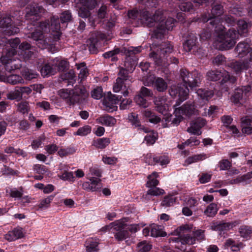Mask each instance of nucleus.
Segmentation results:
<instances>
[{
	"label": "nucleus",
	"instance_id": "obj_4",
	"mask_svg": "<svg viewBox=\"0 0 252 252\" xmlns=\"http://www.w3.org/2000/svg\"><path fill=\"white\" fill-rule=\"evenodd\" d=\"M148 11L143 13V16L145 18L150 27H156L152 33V37L156 39H161L163 37L166 32L172 30L174 27L173 19H167L166 21L162 19L161 15H157V13L153 16V18H148Z\"/></svg>",
	"mask_w": 252,
	"mask_h": 252
},
{
	"label": "nucleus",
	"instance_id": "obj_22",
	"mask_svg": "<svg viewBox=\"0 0 252 252\" xmlns=\"http://www.w3.org/2000/svg\"><path fill=\"white\" fill-rule=\"evenodd\" d=\"M249 39H247L244 41L240 42L235 48V52L239 58H243L247 55L252 50L248 43Z\"/></svg>",
	"mask_w": 252,
	"mask_h": 252
},
{
	"label": "nucleus",
	"instance_id": "obj_6",
	"mask_svg": "<svg viewBox=\"0 0 252 252\" xmlns=\"http://www.w3.org/2000/svg\"><path fill=\"white\" fill-rule=\"evenodd\" d=\"M206 78L208 80L211 81L220 80V88L223 92H228L229 87L237 80L235 77L230 76L228 72L224 70L209 71L207 73Z\"/></svg>",
	"mask_w": 252,
	"mask_h": 252
},
{
	"label": "nucleus",
	"instance_id": "obj_34",
	"mask_svg": "<svg viewBox=\"0 0 252 252\" xmlns=\"http://www.w3.org/2000/svg\"><path fill=\"white\" fill-rule=\"evenodd\" d=\"M61 79L66 81L67 86H73L76 82V75L73 70H70L66 73H64L61 75Z\"/></svg>",
	"mask_w": 252,
	"mask_h": 252
},
{
	"label": "nucleus",
	"instance_id": "obj_13",
	"mask_svg": "<svg viewBox=\"0 0 252 252\" xmlns=\"http://www.w3.org/2000/svg\"><path fill=\"white\" fill-rule=\"evenodd\" d=\"M199 112L200 111L197 110L194 104L191 102H187L182 106L175 108L176 115H184L188 118L193 115H200Z\"/></svg>",
	"mask_w": 252,
	"mask_h": 252
},
{
	"label": "nucleus",
	"instance_id": "obj_62",
	"mask_svg": "<svg viewBox=\"0 0 252 252\" xmlns=\"http://www.w3.org/2000/svg\"><path fill=\"white\" fill-rule=\"evenodd\" d=\"M60 178L64 181H68L70 182H74L75 177L73 176L72 172H67L64 171L62 175L60 176Z\"/></svg>",
	"mask_w": 252,
	"mask_h": 252
},
{
	"label": "nucleus",
	"instance_id": "obj_30",
	"mask_svg": "<svg viewBox=\"0 0 252 252\" xmlns=\"http://www.w3.org/2000/svg\"><path fill=\"white\" fill-rule=\"evenodd\" d=\"M124 90L123 94L124 96H126L129 94V92L126 89V82L121 81L120 78H117L116 82L114 83L113 87V90L115 93L119 92L121 90Z\"/></svg>",
	"mask_w": 252,
	"mask_h": 252
},
{
	"label": "nucleus",
	"instance_id": "obj_21",
	"mask_svg": "<svg viewBox=\"0 0 252 252\" xmlns=\"http://www.w3.org/2000/svg\"><path fill=\"white\" fill-rule=\"evenodd\" d=\"M51 31L55 32L53 34L54 39L56 41L60 40L61 35V29L62 27L59 22L58 16H53L51 18Z\"/></svg>",
	"mask_w": 252,
	"mask_h": 252
},
{
	"label": "nucleus",
	"instance_id": "obj_45",
	"mask_svg": "<svg viewBox=\"0 0 252 252\" xmlns=\"http://www.w3.org/2000/svg\"><path fill=\"white\" fill-rule=\"evenodd\" d=\"M176 201V197L172 195H168L164 197L161 202V206L164 207H170L174 204Z\"/></svg>",
	"mask_w": 252,
	"mask_h": 252
},
{
	"label": "nucleus",
	"instance_id": "obj_56",
	"mask_svg": "<svg viewBox=\"0 0 252 252\" xmlns=\"http://www.w3.org/2000/svg\"><path fill=\"white\" fill-rule=\"evenodd\" d=\"M232 166L231 162L227 159L220 160L218 164L220 170H227Z\"/></svg>",
	"mask_w": 252,
	"mask_h": 252
},
{
	"label": "nucleus",
	"instance_id": "obj_64",
	"mask_svg": "<svg viewBox=\"0 0 252 252\" xmlns=\"http://www.w3.org/2000/svg\"><path fill=\"white\" fill-rule=\"evenodd\" d=\"M230 224L228 222L220 221L215 225V228L219 231H224L230 230Z\"/></svg>",
	"mask_w": 252,
	"mask_h": 252
},
{
	"label": "nucleus",
	"instance_id": "obj_53",
	"mask_svg": "<svg viewBox=\"0 0 252 252\" xmlns=\"http://www.w3.org/2000/svg\"><path fill=\"white\" fill-rule=\"evenodd\" d=\"M55 195H51L49 196L48 197L42 199L38 205V207L40 208H48L51 202L53 200Z\"/></svg>",
	"mask_w": 252,
	"mask_h": 252
},
{
	"label": "nucleus",
	"instance_id": "obj_55",
	"mask_svg": "<svg viewBox=\"0 0 252 252\" xmlns=\"http://www.w3.org/2000/svg\"><path fill=\"white\" fill-rule=\"evenodd\" d=\"M97 42V41L96 39L94 38H91L90 39L88 48L91 54H95L97 53L98 49L96 46Z\"/></svg>",
	"mask_w": 252,
	"mask_h": 252
},
{
	"label": "nucleus",
	"instance_id": "obj_25",
	"mask_svg": "<svg viewBox=\"0 0 252 252\" xmlns=\"http://www.w3.org/2000/svg\"><path fill=\"white\" fill-rule=\"evenodd\" d=\"M24 237L23 228L20 227L14 228L12 230L8 231L4 236L5 239L9 242L22 238Z\"/></svg>",
	"mask_w": 252,
	"mask_h": 252
},
{
	"label": "nucleus",
	"instance_id": "obj_58",
	"mask_svg": "<svg viewBox=\"0 0 252 252\" xmlns=\"http://www.w3.org/2000/svg\"><path fill=\"white\" fill-rule=\"evenodd\" d=\"M18 108L19 111L23 114H28L30 111V105L27 101H23L19 103Z\"/></svg>",
	"mask_w": 252,
	"mask_h": 252
},
{
	"label": "nucleus",
	"instance_id": "obj_26",
	"mask_svg": "<svg viewBox=\"0 0 252 252\" xmlns=\"http://www.w3.org/2000/svg\"><path fill=\"white\" fill-rule=\"evenodd\" d=\"M236 74H240L249 67V63L247 62L234 61L228 64Z\"/></svg>",
	"mask_w": 252,
	"mask_h": 252
},
{
	"label": "nucleus",
	"instance_id": "obj_9",
	"mask_svg": "<svg viewBox=\"0 0 252 252\" xmlns=\"http://www.w3.org/2000/svg\"><path fill=\"white\" fill-rule=\"evenodd\" d=\"M159 50L158 53L152 52L150 54V57L153 58L156 63V64L160 65L161 64V58L172 53L173 51V45L170 42L167 41L162 43L159 46Z\"/></svg>",
	"mask_w": 252,
	"mask_h": 252
},
{
	"label": "nucleus",
	"instance_id": "obj_8",
	"mask_svg": "<svg viewBox=\"0 0 252 252\" xmlns=\"http://www.w3.org/2000/svg\"><path fill=\"white\" fill-rule=\"evenodd\" d=\"M113 231L116 240L120 242L129 238L131 233L137 232V226H128L125 223H117L114 226Z\"/></svg>",
	"mask_w": 252,
	"mask_h": 252
},
{
	"label": "nucleus",
	"instance_id": "obj_44",
	"mask_svg": "<svg viewBox=\"0 0 252 252\" xmlns=\"http://www.w3.org/2000/svg\"><path fill=\"white\" fill-rule=\"evenodd\" d=\"M6 81L9 84L15 85L23 82V78L19 75L12 74L6 77Z\"/></svg>",
	"mask_w": 252,
	"mask_h": 252
},
{
	"label": "nucleus",
	"instance_id": "obj_36",
	"mask_svg": "<svg viewBox=\"0 0 252 252\" xmlns=\"http://www.w3.org/2000/svg\"><path fill=\"white\" fill-rule=\"evenodd\" d=\"M89 190L92 191H98L102 187L101 180L97 178L92 177L90 179Z\"/></svg>",
	"mask_w": 252,
	"mask_h": 252
},
{
	"label": "nucleus",
	"instance_id": "obj_49",
	"mask_svg": "<svg viewBox=\"0 0 252 252\" xmlns=\"http://www.w3.org/2000/svg\"><path fill=\"white\" fill-rule=\"evenodd\" d=\"M151 235L153 237H164L166 235V233L163 231L159 226L156 225L153 227L151 230Z\"/></svg>",
	"mask_w": 252,
	"mask_h": 252
},
{
	"label": "nucleus",
	"instance_id": "obj_7",
	"mask_svg": "<svg viewBox=\"0 0 252 252\" xmlns=\"http://www.w3.org/2000/svg\"><path fill=\"white\" fill-rule=\"evenodd\" d=\"M205 230L197 229L193 231V236L189 234L181 235L178 237L175 238V241L178 244H181L180 247L179 246L176 247L181 251L186 249V244L192 245L195 243V241H201L205 240Z\"/></svg>",
	"mask_w": 252,
	"mask_h": 252
},
{
	"label": "nucleus",
	"instance_id": "obj_48",
	"mask_svg": "<svg viewBox=\"0 0 252 252\" xmlns=\"http://www.w3.org/2000/svg\"><path fill=\"white\" fill-rule=\"evenodd\" d=\"M77 3L83 5L90 10L94 9L97 4L96 0H75Z\"/></svg>",
	"mask_w": 252,
	"mask_h": 252
},
{
	"label": "nucleus",
	"instance_id": "obj_42",
	"mask_svg": "<svg viewBox=\"0 0 252 252\" xmlns=\"http://www.w3.org/2000/svg\"><path fill=\"white\" fill-rule=\"evenodd\" d=\"M207 158L206 155L204 153L201 154L194 155L192 156L189 157L185 160V163L188 165L194 162L202 160Z\"/></svg>",
	"mask_w": 252,
	"mask_h": 252
},
{
	"label": "nucleus",
	"instance_id": "obj_18",
	"mask_svg": "<svg viewBox=\"0 0 252 252\" xmlns=\"http://www.w3.org/2000/svg\"><path fill=\"white\" fill-rule=\"evenodd\" d=\"M144 160L149 165H155L157 163H160L161 165H165L169 163L167 158L162 156H155L153 154L150 153L147 154L144 157Z\"/></svg>",
	"mask_w": 252,
	"mask_h": 252
},
{
	"label": "nucleus",
	"instance_id": "obj_11",
	"mask_svg": "<svg viewBox=\"0 0 252 252\" xmlns=\"http://www.w3.org/2000/svg\"><path fill=\"white\" fill-rule=\"evenodd\" d=\"M252 93V86L248 85L236 89L231 97V100L235 104L241 103L243 97H248Z\"/></svg>",
	"mask_w": 252,
	"mask_h": 252
},
{
	"label": "nucleus",
	"instance_id": "obj_20",
	"mask_svg": "<svg viewBox=\"0 0 252 252\" xmlns=\"http://www.w3.org/2000/svg\"><path fill=\"white\" fill-rule=\"evenodd\" d=\"M54 64L53 61L51 62H43L40 65L38 64V68L43 77H48L56 73Z\"/></svg>",
	"mask_w": 252,
	"mask_h": 252
},
{
	"label": "nucleus",
	"instance_id": "obj_39",
	"mask_svg": "<svg viewBox=\"0 0 252 252\" xmlns=\"http://www.w3.org/2000/svg\"><path fill=\"white\" fill-rule=\"evenodd\" d=\"M158 176V173L156 172H154L152 174L149 175L148 176V181L146 183V187L148 188L157 187L159 184V181L157 179Z\"/></svg>",
	"mask_w": 252,
	"mask_h": 252
},
{
	"label": "nucleus",
	"instance_id": "obj_61",
	"mask_svg": "<svg viewBox=\"0 0 252 252\" xmlns=\"http://www.w3.org/2000/svg\"><path fill=\"white\" fill-rule=\"evenodd\" d=\"M118 77L117 78H120L121 81L126 82L129 79V75L127 70L126 69L121 67L118 73Z\"/></svg>",
	"mask_w": 252,
	"mask_h": 252
},
{
	"label": "nucleus",
	"instance_id": "obj_28",
	"mask_svg": "<svg viewBox=\"0 0 252 252\" xmlns=\"http://www.w3.org/2000/svg\"><path fill=\"white\" fill-rule=\"evenodd\" d=\"M241 127L243 134L247 135L252 134V119L249 118H242Z\"/></svg>",
	"mask_w": 252,
	"mask_h": 252
},
{
	"label": "nucleus",
	"instance_id": "obj_3",
	"mask_svg": "<svg viewBox=\"0 0 252 252\" xmlns=\"http://www.w3.org/2000/svg\"><path fill=\"white\" fill-rule=\"evenodd\" d=\"M180 77L182 79L183 84L182 86H186L190 90H194L198 97H199L205 103L208 101L214 95L212 90H208L203 89L196 90L195 88L199 86L200 83L202 76L197 71L194 70L191 72L186 69L182 68L180 70Z\"/></svg>",
	"mask_w": 252,
	"mask_h": 252
},
{
	"label": "nucleus",
	"instance_id": "obj_60",
	"mask_svg": "<svg viewBox=\"0 0 252 252\" xmlns=\"http://www.w3.org/2000/svg\"><path fill=\"white\" fill-rule=\"evenodd\" d=\"M90 10L86 7L81 5L78 11L79 16L83 18H87L90 16Z\"/></svg>",
	"mask_w": 252,
	"mask_h": 252
},
{
	"label": "nucleus",
	"instance_id": "obj_31",
	"mask_svg": "<svg viewBox=\"0 0 252 252\" xmlns=\"http://www.w3.org/2000/svg\"><path fill=\"white\" fill-rule=\"evenodd\" d=\"M21 73L23 78L26 81H32L37 78L38 76L36 71L26 67L22 68Z\"/></svg>",
	"mask_w": 252,
	"mask_h": 252
},
{
	"label": "nucleus",
	"instance_id": "obj_37",
	"mask_svg": "<svg viewBox=\"0 0 252 252\" xmlns=\"http://www.w3.org/2000/svg\"><path fill=\"white\" fill-rule=\"evenodd\" d=\"M249 162L252 163V160H249ZM252 178V171L245 174L242 176H239L236 178L230 181L231 184H237L240 183L244 182Z\"/></svg>",
	"mask_w": 252,
	"mask_h": 252
},
{
	"label": "nucleus",
	"instance_id": "obj_19",
	"mask_svg": "<svg viewBox=\"0 0 252 252\" xmlns=\"http://www.w3.org/2000/svg\"><path fill=\"white\" fill-rule=\"evenodd\" d=\"M128 120L131 125L134 127L137 128L140 132L143 131L145 133H149L150 130L148 127L141 125L140 120L138 115L135 113L132 112L128 114Z\"/></svg>",
	"mask_w": 252,
	"mask_h": 252
},
{
	"label": "nucleus",
	"instance_id": "obj_51",
	"mask_svg": "<svg viewBox=\"0 0 252 252\" xmlns=\"http://www.w3.org/2000/svg\"><path fill=\"white\" fill-rule=\"evenodd\" d=\"M75 152V150L73 147H67L65 149H60L58 151V154L61 157L72 155Z\"/></svg>",
	"mask_w": 252,
	"mask_h": 252
},
{
	"label": "nucleus",
	"instance_id": "obj_59",
	"mask_svg": "<svg viewBox=\"0 0 252 252\" xmlns=\"http://www.w3.org/2000/svg\"><path fill=\"white\" fill-rule=\"evenodd\" d=\"M179 7L181 10L184 12H192L193 10V5L191 2H182Z\"/></svg>",
	"mask_w": 252,
	"mask_h": 252
},
{
	"label": "nucleus",
	"instance_id": "obj_46",
	"mask_svg": "<svg viewBox=\"0 0 252 252\" xmlns=\"http://www.w3.org/2000/svg\"><path fill=\"white\" fill-rule=\"evenodd\" d=\"M134 101L137 105L142 107L146 108L149 106L146 97L141 95L139 93L135 96Z\"/></svg>",
	"mask_w": 252,
	"mask_h": 252
},
{
	"label": "nucleus",
	"instance_id": "obj_17",
	"mask_svg": "<svg viewBox=\"0 0 252 252\" xmlns=\"http://www.w3.org/2000/svg\"><path fill=\"white\" fill-rule=\"evenodd\" d=\"M206 124V120L202 118L198 117L190 123V127H188L187 131L196 135H200L202 133L201 128Z\"/></svg>",
	"mask_w": 252,
	"mask_h": 252
},
{
	"label": "nucleus",
	"instance_id": "obj_32",
	"mask_svg": "<svg viewBox=\"0 0 252 252\" xmlns=\"http://www.w3.org/2000/svg\"><path fill=\"white\" fill-rule=\"evenodd\" d=\"M56 73L58 71H64L68 69L69 66V63L65 60H61L58 58L55 59L53 60Z\"/></svg>",
	"mask_w": 252,
	"mask_h": 252
},
{
	"label": "nucleus",
	"instance_id": "obj_15",
	"mask_svg": "<svg viewBox=\"0 0 252 252\" xmlns=\"http://www.w3.org/2000/svg\"><path fill=\"white\" fill-rule=\"evenodd\" d=\"M223 13V7L220 4H217L214 5L212 8L211 10V14L212 16L210 17L209 18H203L202 21L203 22H207L208 21H210V24L212 25L213 27L216 28L217 26L219 25H222V23L220 24L219 23H217L218 19L217 17L221 15ZM215 29H214V30Z\"/></svg>",
	"mask_w": 252,
	"mask_h": 252
},
{
	"label": "nucleus",
	"instance_id": "obj_52",
	"mask_svg": "<svg viewBox=\"0 0 252 252\" xmlns=\"http://www.w3.org/2000/svg\"><path fill=\"white\" fill-rule=\"evenodd\" d=\"M150 189L147 192V195H151L152 196H158L163 194L165 192L164 190L159 188L152 187L149 188Z\"/></svg>",
	"mask_w": 252,
	"mask_h": 252
},
{
	"label": "nucleus",
	"instance_id": "obj_35",
	"mask_svg": "<svg viewBox=\"0 0 252 252\" xmlns=\"http://www.w3.org/2000/svg\"><path fill=\"white\" fill-rule=\"evenodd\" d=\"M59 22L61 23L62 25V29L65 28L67 26V23L72 20V16L71 11L69 10L63 11L60 15L59 18Z\"/></svg>",
	"mask_w": 252,
	"mask_h": 252
},
{
	"label": "nucleus",
	"instance_id": "obj_33",
	"mask_svg": "<svg viewBox=\"0 0 252 252\" xmlns=\"http://www.w3.org/2000/svg\"><path fill=\"white\" fill-rule=\"evenodd\" d=\"M154 88L158 92H164L167 89V82L161 77H157L153 82Z\"/></svg>",
	"mask_w": 252,
	"mask_h": 252
},
{
	"label": "nucleus",
	"instance_id": "obj_27",
	"mask_svg": "<svg viewBox=\"0 0 252 252\" xmlns=\"http://www.w3.org/2000/svg\"><path fill=\"white\" fill-rule=\"evenodd\" d=\"M99 240L96 238H90L85 242L87 252H97L99 250Z\"/></svg>",
	"mask_w": 252,
	"mask_h": 252
},
{
	"label": "nucleus",
	"instance_id": "obj_5",
	"mask_svg": "<svg viewBox=\"0 0 252 252\" xmlns=\"http://www.w3.org/2000/svg\"><path fill=\"white\" fill-rule=\"evenodd\" d=\"M44 9L42 6L37 3H32L27 5L25 9V17L28 21V24H31L32 26H38V29L43 32L51 31V21L49 20L44 21L38 22L44 12Z\"/></svg>",
	"mask_w": 252,
	"mask_h": 252
},
{
	"label": "nucleus",
	"instance_id": "obj_24",
	"mask_svg": "<svg viewBox=\"0 0 252 252\" xmlns=\"http://www.w3.org/2000/svg\"><path fill=\"white\" fill-rule=\"evenodd\" d=\"M197 37L195 34L192 32H188L186 39L183 43V48L185 51L190 52L195 47L197 43Z\"/></svg>",
	"mask_w": 252,
	"mask_h": 252
},
{
	"label": "nucleus",
	"instance_id": "obj_41",
	"mask_svg": "<svg viewBox=\"0 0 252 252\" xmlns=\"http://www.w3.org/2000/svg\"><path fill=\"white\" fill-rule=\"evenodd\" d=\"M144 115L151 123L157 124L161 121V118L155 115L154 113L150 110L145 111Z\"/></svg>",
	"mask_w": 252,
	"mask_h": 252
},
{
	"label": "nucleus",
	"instance_id": "obj_63",
	"mask_svg": "<svg viewBox=\"0 0 252 252\" xmlns=\"http://www.w3.org/2000/svg\"><path fill=\"white\" fill-rule=\"evenodd\" d=\"M1 172L2 175H15L18 173L17 170H15L6 165H3V168L1 169Z\"/></svg>",
	"mask_w": 252,
	"mask_h": 252
},
{
	"label": "nucleus",
	"instance_id": "obj_54",
	"mask_svg": "<svg viewBox=\"0 0 252 252\" xmlns=\"http://www.w3.org/2000/svg\"><path fill=\"white\" fill-rule=\"evenodd\" d=\"M122 98V95L113 94L110 93V94L104 99L109 102L113 103V104H117L120 103Z\"/></svg>",
	"mask_w": 252,
	"mask_h": 252
},
{
	"label": "nucleus",
	"instance_id": "obj_14",
	"mask_svg": "<svg viewBox=\"0 0 252 252\" xmlns=\"http://www.w3.org/2000/svg\"><path fill=\"white\" fill-rule=\"evenodd\" d=\"M59 94L70 106L80 102V96L74 90L62 89L59 91Z\"/></svg>",
	"mask_w": 252,
	"mask_h": 252
},
{
	"label": "nucleus",
	"instance_id": "obj_23",
	"mask_svg": "<svg viewBox=\"0 0 252 252\" xmlns=\"http://www.w3.org/2000/svg\"><path fill=\"white\" fill-rule=\"evenodd\" d=\"M31 37L36 42V45L40 48H43L48 44L47 41L45 38L44 32L40 29H36L32 32Z\"/></svg>",
	"mask_w": 252,
	"mask_h": 252
},
{
	"label": "nucleus",
	"instance_id": "obj_43",
	"mask_svg": "<svg viewBox=\"0 0 252 252\" xmlns=\"http://www.w3.org/2000/svg\"><path fill=\"white\" fill-rule=\"evenodd\" d=\"M110 143V139L108 138H98L94 141L93 145L98 149H104Z\"/></svg>",
	"mask_w": 252,
	"mask_h": 252
},
{
	"label": "nucleus",
	"instance_id": "obj_1",
	"mask_svg": "<svg viewBox=\"0 0 252 252\" xmlns=\"http://www.w3.org/2000/svg\"><path fill=\"white\" fill-rule=\"evenodd\" d=\"M9 42L11 47V51H9L6 56H2L0 58V61L4 67L5 70L8 72H11L12 71H16L22 68L23 65L22 61L20 59H16L15 56L17 55L16 48L19 45L18 55L25 61L29 60L33 55V52L31 51V45L27 42H23L21 44L20 40L19 38L10 39Z\"/></svg>",
	"mask_w": 252,
	"mask_h": 252
},
{
	"label": "nucleus",
	"instance_id": "obj_16",
	"mask_svg": "<svg viewBox=\"0 0 252 252\" xmlns=\"http://www.w3.org/2000/svg\"><path fill=\"white\" fill-rule=\"evenodd\" d=\"M0 26L6 28L5 30V34L8 35H14L20 32L18 27L13 25L11 18L9 16L2 17L0 20Z\"/></svg>",
	"mask_w": 252,
	"mask_h": 252
},
{
	"label": "nucleus",
	"instance_id": "obj_40",
	"mask_svg": "<svg viewBox=\"0 0 252 252\" xmlns=\"http://www.w3.org/2000/svg\"><path fill=\"white\" fill-rule=\"evenodd\" d=\"M219 208L217 204L215 203L210 204L204 212V215L208 217H213L217 213Z\"/></svg>",
	"mask_w": 252,
	"mask_h": 252
},
{
	"label": "nucleus",
	"instance_id": "obj_57",
	"mask_svg": "<svg viewBox=\"0 0 252 252\" xmlns=\"http://www.w3.org/2000/svg\"><path fill=\"white\" fill-rule=\"evenodd\" d=\"M239 232L243 237H247L252 233V229L250 226L243 225L239 228Z\"/></svg>",
	"mask_w": 252,
	"mask_h": 252
},
{
	"label": "nucleus",
	"instance_id": "obj_29",
	"mask_svg": "<svg viewBox=\"0 0 252 252\" xmlns=\"http://www.w3.org/2000/svg\"><path fill=\"white\" fill-rule=\"evenodd\" d=\"M97 122L106 126H112L116 123V120L114 117L108 115L100 116L96 119Z\"/></svg>",
	"mask_w": 252,
	"mask_h": 252
},
{
	"label": "nucleus",
	"instance_id": "obj_47",
	"mask_svg": "<svg viewBox=\"0 0 252 252\" xmlns=\"http://www.w3.org/2000/svg\"><path fill=\"white\" fill-rule=\"evenodd\" d=\"M152 248V246L146 241H142L138 243L137 249L138 252H148Z\"/></svg>",
	"mask_w": 252,
	"mask_h": 252
},
{
	"label": "nucleus",
	"instance_id": "obj_10",
	"mask_svg": "<svg viewBox=\"0 0 252 252\" xmlns=\"http://www.w3.org/2000/svg\"><path fill=\"white\" fill-rule=\"evenodd\" d=\"M169 94L172 97H178L175 106H179L181 102L187 99L189 95V89L187 87L182 86L181 84L178 86H172L169 89Z\"/></svg>",
	"mask_w": 252,
	"mask_h": 252
},
{
	"label": "nucleus",
	"instance_id": "obj_50",
	"mask_svg": "<svg viewBox=\"0 0 252 252\" xmlns=\"http://www.w3.org/2000/svg\"><path fill=\"white\" fill-rule=\"evenodd\" d=\"M91 127L89 125H86L81 127L74 133L75 135L86 136L91 133Z\"/></svg>",
	"mask_w": 252,
	"mask_h": 252
},
{
	"label": "nucleus",
	"instance_id": "obj_38",
	"mask_svg": "<svg viewBox=\"0 0 252 252\" xmlns=\"http://www.w3.org/2000/svg\"><path fill=\"white\" fill-rule=\"evenodd\" d=\"M121 50L119 48H115L111 51L105 52L102 54V57L105 59L111 58V60L113 62L118 61V59L116 55L120 53Z\"/></svg>",
	"mask_w": 252,
	"mask_h": 252
},
{
	"label": "nucleus",
	"instance_id": "obj_2",
	"mask_svg": "<svg viewBox=\"0 0 252 252\" xmlns=\"http://www.w3.org/2000/svg\"><path fill=\"white\" fill-rule=\"evenodd\" d=\"M237 30L230 28L227 32L223 25L217 26L215 32L218 37L217 40L220 43V50H226L232 48L236 43L235 38L237 34L244 35L248 32V24L244 20H238L237 23Z\"/></svg>",
	"mask_w": 252,
	"mask_h": 252
},
{
	"label": "nucleus",
	"instance_id": "obj_12",
	"mask_svg": "<svg viewBox=\"0 0 252 252\" xmlns=\"http://www.w3.org/2000/svg\"><path fill=\"white\" fill-rule=\"evenodd\" d=\"M32 92L29 87H16L15 89L7 94V98L10 100H20L23 98H27Z\"/></svg>",
	"mask_w": 252,
	"mask_h": 252
}]
</instances>
